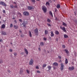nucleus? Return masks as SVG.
<instances>
[{
  "label": "nucleus",
  "mask_w": 77,
  "mask_h": 77,
  "mask_svg": "<svg viewBox=\"0 0 77 77\" xmlns=\"http://www.w3.org/2000/svg\"><path fill=\"white\" fill-rule=\"evenodd\" d=\"M24 35L23 34H22V35H20V36L22 38L24 37Z\"/></svg>",
  "instance_id": "36"
},
{
  "label": "nucleus",
  "mask_w": 77,
  "mask_h": 77,
  "mask_svg": "<svg viewBox=\"0 0 77 77\" xmlns=\"http://www.w3.org/2000/svg\"><path fill=\"white\" fill-rule=\"evenodd\" d=\"M49 39L50 40H51V37H49Z\"/></svg>",
  "instance_id": "52"
},
{
  "label": "nucleus",
  "mask_w": 77,
  "mask_h": 77,
  "mask_svg": "<svg viewBox=\"0 0 77 77\" xmlns=\"http://www.w3.org/2000/svg\"><path fill=\"white\" fill-rule=\"evenodd\" d=\"M20 74H21V75L23 74V70H22V69H20Z\"/></svg>",
  "instance_id": "19"
},
{
  "label": "nucleus",
  "mask_w": 77,
  "mask_h": 77,
  "mask_svg": "<svg viewBox=\"0 0 77 77\" xmlns=\"http://www.w3.org/2000/svg\"><path fill=\"white\" fill-rule=\"evenodd\" d=\"M37 72L38 73H41V72H40V71H39V70H38L37 71Z\"/></svg>",
  "instance_id": "43"
},
{
  "label": "nucleus",
  "mask_w": 77,
  "mask_h": 77,
  "mask_svg": "<svg viewBox=\"0 0 77 77\" xmlns=\"http://www.w3.org/2000/svg\"><path fill=\"white\" fill-rule=\"evenodd\" d=\"M43 39L44 40V41H46V40H47V38H43Z\"/></svg>",
  "instance_id": "45"
},
{
  "label": "nucleus",
  "mask_w": 77,
  "mask_h": 77,
  "mask_svg": "<svg viewBox=\"0 0 77 77\" xmlns=\"http://www.w3.org/2000/svg\"><path fill=\"white\" fill-rule=\"evenodd\" d=\"M37 1H39V0H36Z\"/></svg>",
  "instance_id": "62"
},
{
  "label": "nucleus",
  "mask_w": 77,
  "mask_h": 77,
  "mask_svg": "<svg viewBox=\"0 0 77 77\" xmlns=\"http://www.w3.org/2000/svg\"><path fill=\"white\" fill-rule=\"evenodd\" d=\"M60 28L64 32H66V29H65V27H60Z\"/></svg>",
  "instance_id": "6"
},
{
  "label": "nucleus",
  "mask_w": 77,
  "mask_h": 77,
  "mask_svg": "<svg viewBox=\"0 0 77 77\" xmlns=\"http://www.w3.org/2000/svg\"><path fill=\"white\" fill-rule=\"evenodd\" d=\"M42 9L45 13L47 12V8H46V7L45 6H43L42 7Z\"/></svg>",
  "instance_id": "2"
},
{
  "label": "nucleus",
  "mask_w": 77,
  "mask_h": 77,
  "mask_svg": "<svg viewBox=\"0 0 77 77\" xmlns=\"http://www.w3.org/2000/svg\"><path fill=\"white\" fill-rule=\"evenodd\" d=\"M64 38H68V36L66 34H64Z\"/></svg>",
  "instance_id": "17"
},
{
  "label": "nucleus",
  "mask_w": 77,
  "mask_h": 77,
  "mask_svg": "<svg viewBox=\"0 0 77 77\" xmlns=\"http://www.w3.org/2000/svg\"><path fill=\"white\" fill-rule=\"evenodd\" d=\"M47 66V65H46V64H44L42 66L43 67H44V68L45 67V66Z\"/></svg>",
  "instance_id": "31"
},
{
  "label": "nucleus",
  "mask_w": 77,
  "mask_h": 77,
  "mask_svg": "<svg viewBox=\"0 0 77 77\" xmlns=\"http://www.w3.org/2000/svg\"><path fill=\"white\" fill-rule=\"evenodd\" d=\"M25 52L26 54L27 55L29 53L28 52V51H27V49L26 48H24Z\"/></svg>",
  "instance_id": "10"
},
{
  "label": "nucleus",
  "mask_w": 77,
  "mask_h": 77,
  "mask_svg": "<svg viewBox=\"0 0 77 77\" xmlns=\"http://www.w3.org/2000/svg\"><path fill=\"white\" fill-rule=\"evenodd\" d=\"M10 8H14V6L13 5H11L10 6Z\"/></svg>",
  "instance_id": "32"
},
{
  "label": "nucleus",
  "mask_w": 77,
  "mask_h": 77,
  "mask_svg": "<svg viewBox=\"0 0 77 77\" xmlns=\"http://www.w3.org/2000/svg\"><path fill=\"white\" fill-rule=\"evenodd\" d=\"M0 18H1V16H0Z\"/></svg>",
  "instance_id": "64"
},
{
  "label": "nucleus",
  "mask_w": 77,
  "mask_h": 77,
  "mask_svg": "<svg viewBox=\"0 0 77 77\" xmlns=\"http://www.w3.org/2000/svg\"><path fill=\"white\" fill-rule=\"evenodd\" d=\"M17 8V5H15L14 6V8Z\"/></svg>",
  "instance_id": "44"
},
{
  "label": "nucleus",
  "mask_w": 77,
  "mask_h": 77,
  "mask_svg": "<svg viewBox=\"0 0 77 77\" xmlns=\"http://www.w3.org/2000/svg\"><path fill=\"white\" fill-rule=\"evenodd\" d=\"M23 15H24L27 16V15H29V12H28L25 11L23 12Z\"/></svg>",
  "instance_id": "7"
},
{
  "label": "nucleus",
  "mask_w": 77,
  "mask_h": 77,
  "mask_svg": "<svg viewBox=\"0 0 77 77\" xmlns=\"http://www.w3.org/2000/svg\"><path fill=\"white\" fill-rule=\"evenodd\" d=\"M19 32H20V33H21L22 32V31H21V30H19Z\"/></svg>",
  "instance_id": "53"
},
{
  "label": "nucleus",
  "mask_w": 77,
  "mask_h": 77,
  "mask_svg": "<svg viewBox=\"0 0 77 77\" xmlns=\"http://www.w3.org/2000/svg\"><path fill=\"white\" fill-rule=\"evenodd\" d=\"M29 35L30 37H32V33H31V32L30 31H29Z\"/></svg>",
  "instance_id": "25"
},
{
  "label": "nucleus",
  "mask_w": 77,
  "mask_h": 77,
  "mask_svg": "<svg viewBox=\"0 0 77 77\" xmlns=\"http://www.w3.org/2000/svg\"><path fill=\"white\" fill-rule=\"evenodd\" d=\"M46 6H50V3L48 2H47L46 3Z\"/></svg>",
  "instance_id": "22"
},
{
  "label": "nucleus",
  "mask_w": 77,
  "mask_h": 77,
  "mask_svg": "<svg viewBox=\"0 0 77 77\" xmlns=\"http://www.w3.org/2000/svg\"><path fill=\"white\" fill-rule=\"evenodd\" d=\"M34 32L36 35H38V28H36L35 29Z\"/></svg>",
  "instance_id": "3"
},
{
  "label": "nucleus",
  "mask_w": 77,
  "mask_h": 77,
  "mask_svg": "<svg viewBox=\"0 0 77 77\" xmlns=\"http://www.w3.org/2000/svg\"><path fill=\"white\" fill-rule=\"evenodd\" d=\"M13 27V25L11 23L10 24V27Z\"/></svg>",
  "instance_id": "38"
},
{
  "label": "nucleus",
  "mask_w": 77,
  "mask_h": 77,
  "mask_svg": "<svg viewBox=\"0 0 77 77\" xmlns=\"http://www.w3.org/2000/svg\"><path fill=\"white\" fill-rule=\"evenodd\" d=\"M8 72H9V73H11V71H8Z\"/></svg>",
  "instance_id": "59"
},
{
  "label": "nucleus",
  "mask_w": 77,
  "mask_h": 77,
  "mask_svg": "<svg viewBox=\"0 0 77 77\" xmlns=\"http://www.w3.org/2000/svg\"><path fill=\"white\" fill-rule=\"evenodd\" d=\"M12 19H13V20H15V18L13 17V18Z\"/></svg>",
  "instance_id": "58"
},
{
  "label": "nucleus",
  "mask_w": 77,
  "mask_h": 77,
  "mask_svg": "<svg viewBox=\"0 0 77 77\" xmlns=\"http://www.w3.org/2000/svg\"><path fill=\"white\" fill-rule=\"evenodd\" d=\"M14 56H16L17 55V53L16 52H14Z\"/></svg>",
  "instance_id": "39"
},
{
  "label": "nucleus",
  "mask_w": 77,
  "mask_h": 77,
  "mask_svg": "<svg viewBox=\"0 0 77 77\" xmlns=\"http://www.w3.org/2000/svg\"><path fill=\"white\" fill-rule=\"evenodd\" d=\"M58 57L59 59H62V58L60 56H58Z\"/></svg>",
  "instance_id": "41"
},
{
  "label": "nucleus",
  "mask_w": 77,
  "mask_h": 77,
  "mask_svg": "<svg viewBox=\"0 0 77 77\" xmlns=\"http://www.w3.org/2000/svg\"><path fill=\"white\" fill-rule=\"evenodd\" d=\"M57 42L58 41V40H57Z\"/></svg>",
  "instance_id": "60"
},
{
  "label": "nucleus",
  "mask_w": 77,
  "mask_h": 77,
  "mask_svg": "<svg viewBox=\"0 0 77 77\" xmlns=\"http://www.w3.org/2000/svg\"><path fill=\"white\" fill-rule=\"evenodd\" d=\"M14 22L15 23H17V20H15L14 21Z\"/></svg>",
  "instance_id": "56"
},
{
  "label": "nucleus",
  "mask_w": 77,
  "mask_h": 77,
  "mask_svg": "<svg viewBox=\"0 0 77 77\" xmlns=\"http://www.w3.org/2000/svg\"><path fill=\"white\" fill-rule=\"evenodd\" d=\"M51 37H53L54 36V34L53 33V32L52 31H51Z\"/></svg>",
  "instance_id": "12"
},
{
  "label": "nucleus",
  "mask_w": 77,
  "mask_h": 77,
  "mask_svg": "<svg viewBox=\"0 0 77 77\" xmlns=\"http://www.w3.org/2000/svg\"><path fill=\"white\" fill-rule=\"evenodd\" d=\"M68 63V59H66L65 63H66V64H67V63Z\"/></svg>",
  "instance_id": "24"
},
{
  "label": "nucleus",
  "mask_w": 77,
  "mask_h": 77,
  "mask_svg": "<svg viewBox=\"0 0 77 77\" xmlns=\"http://www.w3.org/2000/svg\"><path fill=\"white\" fill-rule=\"evenodd\" d=\"M69 69L70 71H72L73 69H74V67L73 66L69 67Z\"/></svg>",
  "instance_id": "5"
},
{
  "label": "nucleus",
  "mask_w": 77,
  "mask_h": 77,
  "mask_svg": "<svg viewBox=\"0 0 77 77\" xmlns=\"http://www.w3.org/2000/svg\"><path fill=\"white\" fill-rule=\"evenodd\" d=\"M9 51H10V52H12V49H10Z\"/></svg>",
  "instance_id": "49"
},
{
  "label": "nucleus",
  "mask_w": 77,
  "mask_h": 77,
  "mask_svg": "<svg viewBox=\"0 0 77 77\" xmlns=\"http://www.w3.org/2000/svg\"><path fill=\"white\" fill-rule=\"evenodd\" d=\"M26 72L28 74H29V71L28 70H26Z\"/></svg>",
  "instance_id": "42"
},
{
  "label": "nucleus",
  "mask_w": 77,
  "mask_h": 77,
  "mask_svg": "<svg viewBox=\"0 0 77 77\" xmlns=\"http://www.w3.org/2000/svg\"><path fill=\"white\" fill-rule=\"evenodd\" d=\"M19 15H20V17H21V14L20 13H19Z\"/></svg>",
  "instance_id": "46"
},
{
  "label": "nucleus",
  "mask_w": 77,
  "mask_h": 77,
  "mask_svg": "<svg viewBox=\"0 0 77 77\" xmlns=\"http://www.w3.org/2000/svg\"><path fill=\"white\" fill-rule=\"evenodd\" d=\"M47 25L49 27H51V24L49 23H47Z\"/></svg>",
  "instance_id": "35"
},
{
  "label": "nucleus",
  "mask_w": 77,
  "mask_h": 77,
  "mask_svg": "<svg viewBox=\"0 0 77 77\" xmlns=\"http://www.w3.org/2000/svg\"><path fill=\"white\" fill-rule=\"evenodd\" d=\"M63 69H64V65L63 63H61L60 69L61 71H63Z\"/></svg>",
  "instance_id": "1"
},
{
  "label": "nucleus",
  "mask_w": 77,
  "mask_h": 77,
  "mask_svg": "<svg viewBox=\"0 0 77 77\" xmlns=\"http://www.w3.org/2000/svg\"><path fill=\"white\" fill-rule=\"evenodd\" d=\"M0 5H3V6H7L6 4L4 2H0Z\"/></svg>",
  "instance_id": "4"
},
{
  "label": "nucleus",
  "mask_w": 77,
  "mask_h": 77,
  "mask_svg": "<svg viewBox=\"0 0 77 77\" xmlns=\"http://www.w3.org/2000/svg\"><path fill=\"white\" fill-rule=\"evenodd\" d=\"M13 27L15 29H17L18 28V26L17 25H14Z\"/></svg>",
  "instance_id": "13"
},
{
  "label": "nucleus",
  "mask_w": 77,
  "mask_h": 77,
  "mask_svg": "<svg viewBox=\"0 0 77 77\" xmlns=\"http://www.w3.org/2000/svg\"><path fill=\"white\" fill-rule=\"evenodd\" d=\"M48 33V31H47V30H45V35H47Z\"/></svg>",
  "instance_id": "15"
},
{
  "label": "nucleus",
  "mask_w": 77,
  "mask_h": 77,
  "mask_svg": "<svg viewBox=\"0 0 77 77\" xmlns=\"http://www.w3.org/2000/svg\"><path fill=\"white\" fill-rule=\"evenodd\" d=\"M33 62V59H31L29 61V65H32Z\"/></svg>",
  "instance_id": "8"
},
{
  "label": "nucleus",
  "mask_w": 77,
  "mask_h": 77,
  "mask_svg": "<svg viewBox=\"0 0 77 77\" xmlns=\"http://www.w3.org/2000/svg\"><path fill=\"white\" fill-rule=\"evenodd\" d=\"M31 1L33 3H35V2H36L35 0H31Z\"/></svg>",
  "instance_id": "34"
},
{
  "label": "nucleus",
  "mask_w": 77,
  "mask_h": 77,
  "mask_svg": "<svg viewBox=\"0 0 77 77\" xmlns=\"http://www.w3.org/2000/svg\"><path fill=\"white\" fill-rule=\"evenodd\" d=\"M19 21L20 22H22L23 21V20H22V19H19Z\"/></svg>",
  "instance_id": "40"
},
{
  "label": "nucleus",
  "mask_w": 77,
  "mask_h": 77,
  "mask_svg": "<svg viewBox=\"0 0 77 77\" xmlns=\"http://www.w3.org/2000/svg\"><path fill=\"white\" fill-rule=\"evenodd\" d=\"M53 68L54 69H56V67L54 66Z\"/></svg>",
  "instance_id": "51"
},
{
  "label": "nucleus",
  "mask_w": 77,
  "mask_h": 77,
  "mask_svg": "<svg viewBox=\"0 0 77 77\" xmlns=\"http://www.w3.org/2000/svg\"><path fill=\"white\" fill-rule=\"evenodd\" d=\"M22 24L23 25V27H26V23H24V22H23V23Z\"/></svg>",
  "instance_id": "18"
},
{
  "label": "nucleus",
  "mask_w": 77,
  "mask_h": 77,
  "mask_svg": "<svg viewBox=\"0 0 77 77\" xmlns=\"http://www.w3.org/2000/svg\"><path fill=\"white\" fill-rule=\"evenodd\" d=\"M48 68L49 70H50L51 68V66H48Z\"/></svg>",
  "instance_id": "26"
},
{
  "label": "nucleus",
  "mask_w": 77,
  "mask_h": 77,
  "mask_svg": "<svg viewBox=\"0 0 77 77\" xmlns=\"http://www.w3.org/2000/svg\"><path fill=\"white\" fill-rule=\"evenodd\" d=\"M3 63V60L1 59L0 60V63Z\"/></svg>",
  "instance_id": "33"
},
{
  "label": "nucleus",
  "mask_w": 77,
  "mask_h": 77,
  "mask_svg": "<svg viewBox=\"0 0 77 77\" xmlns=\"http://www.w3.org/2000/svg\"><path fill=\"white\" fill-rule=\"evenodd\" d=\"M44 45V43L43 42H41L40 43V45L41 46H43Z\"/></svg>",
  "instance_id": "28"
},
{
  "label": "nucleus",
  "mask_w": 77,
  "mask_h": 77,
  "mask_svg": "<svg viewBox=\"0 0 77 77\" xmlns=\"http://www.w3.org/2000/svg\"><path fill=\"white\" fill-rule=\"evenodd\" d=\"M57 8H60V5L58 4L57 5Z\"/></svg>",
  "instance_id": "27"
},
{
  "label": "nucleus",
  "mask_w": 77,
  "mask_h": 77,
  "mask_svg": "<svg viewBox=\"0 0 77 77\" xmlns=\"http://www.w3.org/2000/svg\"><path fill=\"white\" fill-rule=\"evenodd\" d=\"M3 13H6V11H5V10H3Z\"/></svg>",
  "instance_id": "48"
},
{
  "label": "nucleus",
  "mask_w": 77,
  "mask_h": 77,
  "mask_svg": "<svg viewBox=\"0 0 77 77\" xmlns=\"http://www.w3.org/2000/svg\"><path fill=\"white\" fill-rule=\"evenodd\" d=\"M2 29H5V25L3 24L2 26Z\"/></svg>",
  "instance_id": "20"
},
{
  "label": "nucleus",
  "mask_w": 77,
  "mask_h": 77,
  "mask_svg": "<svg viewBox=\"0 0 77 77\" xmlns=\"http://www.w3.org/2000/svg\"><path fill=\"white\" fill-rule=\"evenodd\" d=\"M36 69H39V66H37L36 67Z\"/></svg>",
  "instance_id": "47"
},
{
  "label": "nucleus",
  "mask_w": 77,
  "mask_h": 77,
  "mask_svg": "<svg viewBox=\"0 0 77 77\" xmlns=\"http://www.w3.org/2000/svg\"><path fill=\"white\" fill-rule=\"evenodd\" d=\"M55 34L57 35H59V31H58L56 30L55 32Z\"/></svg>",
  "instance_id": "21"
},
{
  "label": "nucleus",
  "mask_w": 77,
  "mask_h": 77,
  "mask_svg": "<svg viewBox=\"0 0 77 77\" xmlns=\"http://www.w3.org/2000/svg\"><path fill=\"white\" fill-rule=\"evenodd\" d=\"M74 14H75V15L76 16V12L75 11V12H74Z\"/></svg>",
  "instance_id": "54"
},
{
  "label": "nucleus",
  "mask_w": 77,
  "mask_h": 77,
  "mask_svg": "<svg viewBox=\"0 0 77 77\" xmlns=\"http://www.w3.org/2000/svg\"><path fill=\"white\" fill-rule=\"evenodd\" d=\"M57 9L55 8V12H57Z\"/></svg>",
  "instance_id": "50"
},
{
  "label": "nucleus",
  "mask_w": 77,
  "mask_h": 77,
  "mask_svg": "<svg viewBox=\"0 0 77 77\" xmlns=\"http://www.w3.org/2000/svg\"><path fill=\"white\" fill-rule=\"evenodd\" d=\"M47 21L48 23H50V22H51V20H50L49 19H48L47 20Z\"/></svg>",
  "instance_id": "30"
},
{
  "label": "nucleus",
  "mask_w": 77,
  "mask_h": 77,
  "mask_svg": "<svg viewBox=\"0 0 77 77\" xmlns=\"http://www.w3.org/2000/svg\"><path fill=\"white\" fill-rule=\"evenodd\" d=\"M62 48H65V45H63Z\"/></svg>",
  "instance_id": "37"
},
{
  "label": "nucleus",
  "mask_w": 77,
  "mask_h": 77,
  "mask_svg": "<svg viewBox=\"0 0 77 77\" xmlns=\"http://www.w3.org/2000/svg\"><path fill=\"white\" fill-rule=\"evenodd\" d=\"M63 25L64 26H65V27H66L67 26V24L64 22L63 23Z\"/></svg>",
  "instance_id": "23"
},
{
  "label": "nucleus",
  "mask_w": 77,
  "mask_h": 77,
  "mask_svg": "<svg viewBox=\"0 0 77 77\" xmlns=\"http://www.w3.org/2000/svg\"><path fill=\"white\" fill-rule=\"evenodd\" d=\"M49 14L51 15V17H53V14L52 13V12H51V11H49Z\"/></svg>",
  "instance_id": "16"
},
{
  "label": "nucleus",
  "mask_w": 77,
  "mask_h": 77,
  "mask_svg": "<svg viewBox=\"0 0 77 77\" xmlns=\"http://www.w3.org/2000/svg\"><path fill=\"white\" fill-rule=\"evenodd\" d=\"M28 9H29V10H32V9H33L34 8L32 6H29L28 7Z\"/></svg>",
  "instance_id": "9"
},
{
  "label": "nucleus",
  "mask_w": 77,
  "mask_h": 77,
  "mask_svg": "<svg viewBox=\"0 0 77 77\" xmlns=\"http://www.w3.org/2000/svg\"><path fill=\"white\" fill-rule=\"evenodd\" d=\"M2 35H6V33L4 31H2Z\"/></svg>",
  "instance_id": "14"
},
{
  "label": "nucleus",
  "mask_w": 77,
  "mask_h": 77,
  "mask_svg": "<svg viewBox=\"0 0 77 77\" xmlns=\"http://www.w3.org/2000/svg\"><path fill=\"white\" fill-rule=\"evenodd\" d=\"M2 41H3L2 39H0V42H2Z\"/></svg>",
  "instance_id": "55"
},
{
  "label": "nucleus",
  "mask_w": 77,
  "mask_h": 77,
  "mask_svg": "<svg viewBox=\"0 0 77 77\" xmlns=\"http://www.w3.org/2000/svg\"><path fill=\"white\" fill-rule=\"evenodd\" d=\"M1 22L0 21V24H1Z\"/></svg>",
  "instance_id": "63"
},
{
  "label": "nucleus",
  "mask_w": 77,
  "mask_h": 77,
  "mask_svg": "<svg viewBox=\"0 0 77 77\" xmlns=\"http://www.w3.org/2000/svg\"><path fill=\"white\" fill-rule=\"evenodd\" d=\"M53 66H58V63L55 62L53 63Z\"/></svg>",
  "instance_id": "11"
},
{
  "label": "nucleus",
  "mask_w": 77,
  "mask_h": 77,
  "mask_svg": "<svg viewBox=\"0 0 77 77\" xmlns=\"http://www.w3.org/2000/svg\"><path fill=\"white\" fill-rule=\"evenodd\" d=\"M61 60H60V61H59V62H61Z\"/></svg>",
  "instance_id": "61"
},
{
  "label": "nucleus",
  "mask_w": 77,
  "mask_h": 77,
  "mask_svg": "<svg viewBox=\"0 0 77 77\" xmlns=\"http://www.w3.org/2000/svg\"><path fill=\"white\" fill-rule=\"evenodd\" d=\"M65 51L67 54H68V53H69V51L67 49H65Z\"/></svg>",
  "instance_id": "29"
},
{
  "label": "nucleus",
  "mask_w": 77,
  "mask_h": 77,
  "mask_svg": "<svg viewBox=\"0 0 77 77\" xmlns=\"http://www.w3.org/2000/svg\"><path fill=\"white\" fill-rule=\"evenodd\" d=\"M38 50H39V51H41V48H39Z\"/></svg>",
  "instance_id": "57"
}]
</instances>
